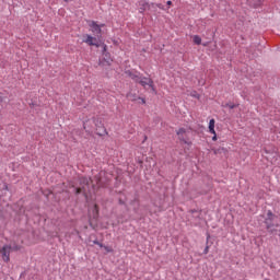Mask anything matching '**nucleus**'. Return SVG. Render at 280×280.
<instances>
[{
  "instance_id": "nucleus-21",
  "label": "nucleus",
  "mask_w": 280,
  "mask_h": 280,
  "mask_svg": "<svg viewBox=\"0 0 280 280\" xmlns=\"http://www.w3.org/2000/svg\"><path fill=\"white\" fill-rule=\"evenodd\" d=\"M119 205H126V202L121 199H119Z\"/></svg>"
},
{
  "instance_id": "nucleus-5",
  "label": "nucleus",
  "mask_w": 280,
  "mask_h": 280,
  "mask_svg": "<svg viewBox=\"0 0 280 280\" xmlns=\"http://www.w3.org/2000/svg\"><path fill=\"white\" fill-rule=\"evenodd\" d=\"M103 60L101 61V65H103V67H110V65H113V59L110 58V54L106 52V46H104L103 48Z\"/></svg>"
},
{
  "instance_id": "nucleus-6",
  "label": "nucleus",
  "mask_w": 280,
  "mask_h": 280,
  "mask_svg": "<svg viewBox=\"0 0 280 280\" xmlns=\"http://www.w3.org/2000/svg\"><path fill=\"white\" fill-rule=\"evenodd\" d=\"M89 25H90L92 32L94 34H96V36H101L102 35V27H104V24L100 25V24H97V22L91 21L89 23Z\"/></svg>"
},
{
  "instance_id": "nucleus-18",
  "label": "nucleus",
  "mask_w": 280,
  "mask_h": 280,
  "mask_svg": "<svg viewBox=\"0 0 280 280\" xmlns=\"http://www.w3.org/2000/svg\"><path fill=\"white\" fill-rule=\"evenodd\" d=\"M209 237H211V235L208 234L207 245H206V248L203 250V255H208L209 254V248L211 247V245L209 244Z\"/></svg>"
},
{
  "instance_id": "nucleus-8",
  "label": "nucleus",
  "mask_w": 280,
  "mask_h": 280,
  "mask_svg": "<svg viewBox=\"0 0 280 280\" xmlns=\"http://www.w3.org/2000/svg\"><path fill=\"white\" fill-rule=\"evenodd\" d=\"M90 225L93 226V220H97L100 218V207L97 205H94L92 209V213L90 214Z\"/></svg>"
},
{
  "instance_id": "nucleus-1",
  "label": "nucleus",
  "mask_w": 280,
  "mask_h": 280,
  "mask_svg": "<svg viewBox=\"0 0 280 280\" xmlns=\"http://www.w3.org/2000/svg\"><path fill=\"white\" fill-rule=\"evenodd\" d=\"M275 222H277V215L269 210L265 219L266 230L270 235H280V225Z\"/></svg>"
},
{
  "instance_id": "nucleus-14",
  "label": "nucleus",
  "mask_w": 280,
  "mask_h": 280,
  "mask_svg": "<svg viewBox=\"0 0 280 280\" xmlns=\"http://www.w3.org/2000/svg\"><path fill=\"white\" fill-rule=\"evenodd\" d=\"M189 213H191L195 220H200V215H202V212L200 210H190Z\"/></svg>"
},
{
  "instance_id": "nucleus-11",
  "label": "nucleus",
  "mask_w": 280,
  "mask_h": 280,
  "mask_svg": "<svg viewBox=\"0 0 280 280\" xmlns=\"http://www.w3.org/2000/svg\"><path fill=\"white\" fill-rule=\"evenodd\" d=\"M127 98L129 100V102H137V100H140L142 104H145V98H142L132 92H129L127 94Z\"/></svg>"
},
{
  "instance_id": "nucleus-29",
  "label": "nucleus",
  "mask_w": 280,
  "mask_h": 280,
  "mask_svg": "<svg viewBox=\"0 0 280 280\" xmlns=\"http://www.w3.org/2000/svg\"><path fill=\"white\" fill-rule=\"evenodd\" d=\"M4 189H8V186H5Z\"/></svg>"
},
{
  "instance_id": "nucleus-3",
  "label": "nucleus",
  "mask_w": 280,
  "mask_h": 280,
  "mask_svg": "<svg viewBox=\"0 0 280 280\" xmlns=\"http://www.w3.org/2000/svg\"><path fill=\"white\" fill-rule=\"evenodd\" d=\"M93 124L96 127V135H98V137H104V135H108L106 128L104 127V124H102V119L93 118Z\"/></svg>"
},
{
  "instance_id": "nucleus-2",
  "label": "nucleus",
  "mask_w": 280,
  "mask_h": 280,
  "mask_svg": "<svg viewBox=\"0 0 280 280\" xmlns=\"http://www.w3.org/2000/svg\"><path fill=\"white\" fill-rule=\"evenodd\" d=\"M89 178L86 177H80L79 178V186L74 188L75 196H80V194H83L84 198H89Z\"/></svg>"
},
{
  "instance_id": "nucleus-25",
  "label": "nucleus",
  "mask_w": 280,
  "mask_h": 280,
  "mask_svg": "<svg viewBox=\"0 0 280 280\" xmlns=\"http://www.w3.org/2000/svg\"><path fill=\"white\" fill-rule=\"evenodd\" d=\"M166 5H172V1H167V2H166Z\"/></svg>"
},
{
  "instance_id": "nucleus-26",
  "label": "nucleus",
  "mask_w": 280,
  "mask_h": 280,
  "mask_svg": "<svg viewBox=\"0 0 280 280\" xmlns=\"http://www.w3.org/2000/svg\"><path fill=\"white\" fill-rule=\"evenodd\" d=\"M83 128H84V130H86V122L83 124Z\"/></svg>"
},
{
  "instance_id": "nucleus-10",
  "label": "nucleus",
  "mask_w": 280,
  "mask_h": 280,
  "mask_svg": "<svg viewBox=\"0 0 280 280\" xmlns=\"http://www.w3.org/2000/svg\"><path fill=\"white\" fill-rule=\"evenodd\" d=\"M125 73L128 75V78H131V80L139 82L141 80V77L139 75V72L127 70Z\"/></svg>"
},
{
  "instance_id": "nucleus-17",
  "label": "nucleus",
  "mask_w": 280,
  "mask_h": 280,
  "mask_svg": "<svg viewBox=\"0 0 280 280\" xmlns=\"http://www.w3.org/2000/svg\"><path fill=\"white\" fill-rule=\"evenodd\" d=\"M223 108H230L231 110H233V108H237V104H233V103H226L225 105H222Z\"/></svg>"
},
{
  "instance_id": "nucleus-13",
  "label": "nucleus",
  "mask_w": 280,
  "mask_h": 280,
  "mask_svg": "<svg viewBox=\"0 0 280 280\" xmlns=\"http://www.w3.org/2000/svg\"><path fill=\"white\" fill-rule=\"evenodd\" d=\"M209 130H210L211 135H215V119H210Z\"/></svg>"
},
{
  "instance_id": "nucleus-28",
  "label": "nucleus",
  "mask_w": 280,
  "mask_h": 280,
  "mask_svg": "<svg viewBox=\"0 0 280 280\" xmlns=\"http://www.w3.org/2000/svg\"><path fill=\"white\" fill-rule=\"evenodd\" d=\"M3 101V98H1V96H0V102H2Z\"/></svg>"
},
{
  "instance_id": "nucleus-27",
  "label": "nucleus",
  "mask_w": 280,
  "mask_h": 280,
  "mask_svg": "<svg viewBox=\"0 0 280 280\" xmlns=\"http://www.w3.org/2000/svg\"><path fill=\"white\" fill-rule=\"evenodd\" d=\"M13 250H19V246L13 247Z\"/></svg>"
},
{
  "instance_id": "nucleus-19",
  "label": "nucleus",
  "mask_w": 280,
  "mask_h": 280,
  "mask_svg": "<svg viewBox=\"0 0 280 280\" xmlns=\"http://www.w3.org/2000/svg\"><path fill=\"white\" fill-rule=\"evenodd\" d=\"M156 5V8H159L160 10H165V7L163 5V4H161V3H158V4H155Z\"/></svg>"
},
{
  "instance_id": "nucleus-23",
  "label": "nucleus",
  "mask_w": 280,
  "mask_h": 280,
  "mask_svg": "<svg viewBox=\"0 0 280 280\" xmlns=\"http://www.w3.org/2000/svg\"><path fill=\"white\" fill-rule=\"evenodd\" d=\"M105 250H107V253H110L112 249H109L108 247L104 246Z\"/></svg>"
},
{
  "instance_id": "nucleus-20",
  "label": "nucleus",
  "mask_w": 280,
  "mask_h": 280,
  "mask_svg": "<svg viewBox=\"0 0 280 280\" xmlns=\"http://www.w3.org/2000/svg\"><path fill=\"white\" fill-rule=\"evenodd\" d=\"M212 141H218V136H215V133H214V136L212 137Z\"/></svg>"
},
{
  "instance_id": "nucleus-7",
  "label": "nucleus",
  "mask_w": 280,
  "mask_h": 280,
  "mask_svg": "<svg viewBox=\"0 0 280 280\" xmlns=\"http://www.w3.org/2000/svg\"><path fill=\"white\" fill-rule=\"evenodd\" d=\"M138 84H141V86H143V89H145V86H150V89H152L154 91V81L150 78H142L140 77Z\"/></svg>"
},
{
  "instance_id": "nucleus-4",
  "label": "nucleus",
  "mask_w": 280,
  "mask_h": 280,
  "mask_svg": "<svg viewBox=\"0 0 280 280\" xmlns=\"http://www.w3.org/2000/svg\"><path fill=\"white\" fill-rule=\"evenodd\" d=\"M12 250V246L10 245H4L1 249H0V255L2 256L3 261H5V264H8V261H10V253Z\"/></svg>"
},
{
  "instance_id": "nucleus-15",
  "label": "nucleus",
  "mask_w": 280,
  "mask_h": 280,
  "mask_svg": "<svg viewBox=\"0 0 280 280\" xmlns=\"http://www.w3.org/2000/svg\"><path fill=\"white\" fill-rule=\"evenodd\" d=\"M94 180L98 187H105L104 182L102 180V176H94Z\"/></svg>"
},
{
  "instance_id": "nucleus-22",
  "label": "nucleus",
  "mask_w": 280,
  "mask_h": 280,
  "mask_svg": "<svg viewBox=\"0 0 280 280\" xmlns=\"http://www.w3.org/2000/svg\"><path fill=\"white\" fill-rule=\"evenodd\" d=\"M93 244H95L97 246V244H100V242L97 240L93 241Z\"/></svg>"
},
{
  "instance_id": "nucleus-16",
  "label": "nucleus",
  "mask_w": 280,
  "mask_h": 280,
  "mask_svg": "<svg viewBox=\"0 0 280 280\" xmlns=\"http://www.w3.org/2000/svg\"><path fill=\"white\" fill-rule=\"evenodd\" d=\"M192 43H195V45H201L202 44V38L198 35H195L192 37Z\"/></svg>"
},
{
  "instance_id": "nucleus-24",
  "label": "nucleus",
  "mask_w": 280,
  "mask_h": 280,
  "mask_svg": "<svg viewBox=\"0 0 280 280\" xmlns=\"http://www.w3.org/2000/svg\"><path fill=\"white\" fill-rule=\"evenodd\" d=\"M97 246H100L101 248H104V245L102 243H98Z\"/></svg>"
},
{
  "instance_id": "nucleus-9",
  "label": "nucleus",
  "mask_w": 280,
  "mask_h": 280,
  "mask_svg": "<svg viewBox=\"0 0 280 280\" xmlns=\"http://www.w3.org/2000/svg\"><path fill=\"white\" fill-rule=\"evenodd\" d=\"M85 39H83V43H86V45H90V47H98L97 45V38L86 34L84 35Z\"/></svg>"
},
{
  "instance_id": "nucleus-12",
  "label": "nucleus",
  "mask_w": 280,
  "mask_h": 280,
  "mask_svg": "<svg viewBox=\"0 0 280 280\" xmlns=\"http://www.w3.org/2000/svg\"><path fill=\"white\" fill-rule=\"evenodd\" d=\"M186 130H185V128H180V129H178V131H177V136H178V139H179V141H183V143H188L187 142V138H186Z\"/></svg>"
}]
</instances>
